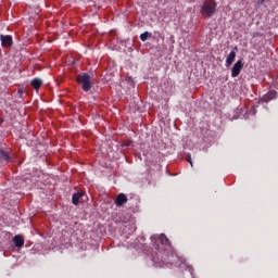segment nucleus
I'll return each mask as SVG.
<instances>
[{"label": "nucleus", "instance_id": "1", "mask_svg": "<svg viewBox=\"0 0 278 278\" xmlns=\"http://www.w3.org/2000/svg\"><path fill=\"white\" fill-rule=\"evenodd\" d=\"M76 81L77 84H80L81 90H84V92H90L94 86V78H92V76H90L88 73L78 74Z\"/></svg>", "mask_w": 278, "mask_h": 278}, {"label": "nucleus", "instance_id": "2", "mask_svg": "<svg viewBox=\"0 0 278 278\" xmlns=\"http://www.w3.org/2000/svg\"><path fill=\"white\" fill-rule=\"evenodd\" d=\"M216 2L212 0H207L203 2V5L201 7L200 14L203 16V18H212L214 14H216Z\"/></svg>", "mask_w": 278, "mask_h": 278}, {"label": "nucleus", "instance_id": "3", "mask_svg": "<svg viewBox=\"0 0 278 278\" xmlns=\"http://www.w3.org/2000/svg\"><path fill=\"white\" fill-rule=\"evenodd\" d=\"M157 240L160 244L163 247V248H160V245H157L159 253H162V251L166 253L167 251L173 250V248L170 247V240H168V237H166V235H160Z\"/></svg>", "mask_w": 278, "mask_h": 278}, {"label": "nucleus", "instance_id": "4", "mask_svg": "<svg viewBox=\"0 0 278 278\" xmlns=\"http://www.w3.org/2000/svg\"><path fill=\"white\" fill-rule=\"evenodd\" d=\"M0 42H1V46L4 47L5 49H10V47H12V45H14V40L12 39V36H10V35H1Z\"/></svg>", "mask_w": 278, "mask_h": 278}, {"label": "nucleus", "instance_id": "5", "mask_svg": "<svg viewBox=\"0 0 278 278\" xmlns=\"http://www.w3.org/2000/svg\"><path fill=\"white\" fill-rule=\"evenodd\" d=\"M242 68H244V63H242L240 60L236 62V64L232 66L231 70V77H238L240 73L242 72Z\"/></svg>", "mask_w": 278, "mask_h": 278}, {"label": "nucleus", "instance_id": "6", "mask_svg": "<svg viewBox=\"0 0 278 278\" xmlns=\"http://www.w3.org/2000/svg\"><path fill=\"white\" fill-rule=\"evenodd\" d=\"M274 99H277V91L270 90L261 98V101H263V103H269V101Z\"/></svg>", "mask_w": 278, "mask_h": 278}, {"label": "nucleus", "instance_id": "7", "mask_svg": "<svg viewBox=\"0 0 278 278\" xmlns=\"http://www.w3.org/2000/svg\"><path fill=\"white\" fill-rule=\"evenodd\" d=\"M127 195H125V193H119L117 194V197L114 200V203L117 207H123V205H125V203H127Z\"/></svg>", "mask_w": 278, "mask_h": 278}, {"label": "nucleus", "instance_id": "8", "mask_svg": "<svg viewBox=\"0 0 278 278\" xmlns=\"http://www.w3.org/2000/svg\"><path fill=\"white\" fill-rule=\"evenodd\" d=\"M13 242L17 249H23V247H25V239L21 235H16L13 238Z\"/></svg>", "mask_w": 278, "mask_h": 278}, {"label": "nucleus", "instance_id": "9", "mask_svg": "<svg viewBox=\"0 0 278 278\" xmlns=\"http://www.w3.org/2000/svg\"><path fill=\"white\" fill-rule=\"evenodd\" d=\"M0 162H4L5 164L12 162L10 153H8L5 150H0Z\"/></svg>", "mask_w": 278, "mask_h": 278}, {"label": "nucleus", "instance_id": "10", "mask_svg": "<svg viewBox=\"0 0 278 278\" xmlns=\"http://www.w3.org/2000/svg\"><path fill=\"white\" fill-rule=\"evenodd\" d=\"M42 79L40 78H34L30 81V85L33 86V88L38 92L40 90V88H42Z\"/></svg>", "mask_w": 278, "mask_h": 278}, {"label": "nucleus", "instance_id": "11", "mask_svg": "<svg viewBox=\"0 0 278 278\" xmlns=\"http://www.w3.org/2000/svg\"><path fill=\"white\" fill-rule=\"evenodd\" d=\"M84 192H76L72 195V203L73 205H79V199H81V197H84Z\"/></svg>", "mask_w": 278, "mask_h": 278}, {"label": "nucleus", "instance_id": "12", "mask_svg": "<svg viewBox=\"0 0 278 278\" xmlns=\"http://www.w3.org/2000/svg\"><path fill=\"white\" fill-rule=\"evenodd\" d=\"M233 60H236V51L232 50L226 59V66H231V64H233Z\"/></svg>", "mask_w": 278, "mask_h": 278}, {"label": "nucleus", "instance_id": "13", "mask_svg": "<svg viewBox=\"0 0 278 278\" xmlns=\"http://www.w3.org/2000/svg\"><path fill=\"white\" fill-rule=\"evenodd\" d=\"M149 38V31H144L140 35V40L142 42H147V39Z\"/></svg>", "mask_w": 278, "mask_h": 278}, {"label": "nucleus", "instance_id": "14", "mask_svg": "<svg viewBox=\"0 0 278 278\" xmlns=\"http://www.w3.org/2000/svg\"><path fill=\"white\" fill-rule=\"evenodd\" d=\"M262 36H264V33H260V31L252 33V38H262Z\"/></svg>", "mask_w": 278, "mask_h": 278}, {"label": "nucleus", "instance_id": "15", "mask_svg": "<svg viewBox=\"0 0 278 278\" xmlns=\"http://www.w3.org/2000/svg\"><path fill=\"white\" fill-rule=\"evenodd\" d=\"M187 162H189L190 166H193L192 165V157L190 155L187 157Z\"/></svg>", "mask_w": 278, "mask_h": 278}, {"label": "nucleus", "instance_id": "16", "mask_svg": "<svg viewBox=\"0 0 278 278\" xmlns=\"http://www.w3.org/2000/svg\"><path fill=\"white\" fill-rule=\"evenodd\" d=\"M18 92H20V94H23V90L20 89Z\"/></svg>", "mask_w": 278, "mask_h": 278}, {"label": "nucleus", "instance_id": "17", "mask_svg": "<svg viewBox=\"0 0 278 278\" xmlns=\"http://www.w3.org/2000/svg\"><path fill=\"white\" fill-rule=\"evenodd\" d=\"M0 53H1V50H0Z\"/></svg>", "mask_w": 278, "mask_h": 278}]
</instances>
